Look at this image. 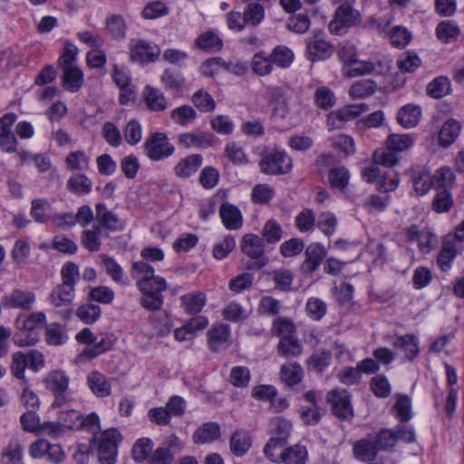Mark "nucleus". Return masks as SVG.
<instances>
[{"mask_svg": "<svg viewBox=\"0 0 464 464\" xmlns=\"http://www.w3.org/2000/svg\"><path fill=\"white\" fill-rule=\"evenodd\" d=\"M267 94L269 103L273 106V116L281 119L287 128L295 127L304 120L305 108L289 100L286 88L271 87Z\"/></svg>", "mask_w": 464, "mask_h": 464, "instance_id": "nucleus-1", "label": "nucleus"}, {"mask_svg": "<svg viewBox=\"0 0 464 464\" xmlns=\"http://www.w3.org/2000/svg\"><path fill=\"white\" fill-rule=\"evenodd\" d=\"M62 284L56 285L49 295L50 303L55 307L71 305L75 294V284L80 274L77 265L72 262L64 264L61 270Z\"/></svg>", "mask_w": 464, "mask_h": 464, "instance_id": "nucleus-2", "label": "nucleus"}, {"mask_svg": "<svg viewBox=\"0 0 464 464\" xmlns=\"http://www.w3.org/2000/svg\"><path fill=\"white\" fill-rule=\"evenodd\" d=\"M44 383L54 398L52 403L53 409L65 407L72 401V393L69 392L70 377L64 371L50 372L45 376Z\"/></svg>", "mask_w": 464, "mask_h": 464, "instance_id": "nucleus-3", "label": "nucleus"}, {"mask_svg": "<svg viewBox=\"0 0 464 464\" xmlns=\"http://www.w3.org/2000/svg\"><path fill=\"white\" fill-rule=\"evenodd\" d=\"M45 314L43 312L31 314L29 316L20 315L15 320L17 333L14 335V343L18 346L33 345L38 341V334L35 330L45 322Z\"/></svg>", "mask_w": 464, "mask_h": 464, "instance_id": "nucleus-4", "label": "nucleus"}, {"mask_svg": "<svg viewBox=\"0 0 464 464\" xmlns=\"http://www.w3.org/2000/svg\"><path fill=\"white\" fill-rule=\"evenodd\" d=\"M241 252L250 258L246 268L248 270H259L266 266L269 261L265 254L264 239L256 234H246L240 241Z\"/></svg>", "mask_w": 464, "mask_h": 464, "instance_id": "nucleus-5", "label": "nucleus"}, {"mask_svg": "<svg viewBox=\"0 0 464 464\" xmlns=\"http://www.w3.org/2000/svg\"><path fill=\"white\" fill-rule=\"evenodd\" d=\"M336 2L341 4L329 23L328 29L334 34H343L348 28L360 22V14L353 8L354 0H336Z\"/></svg>", "mask_w": 464, "mask_h": 464, "instance_id": "nucleus-6", "label": "nucleus"}, {"mask_svg": "<svg viewBox=\"0 0 464 464\" xmlns=\"http://www.w3.org/2000/svg\"><path fill=\"white\" fill-rule=\"evenodd\" d=\"M121 434L116 429H109L93 437L97 444L98 459L102 464H114L117 457L118 443Z\"/></svg>", "mask_w": 464, "mask_h": 464, "instance_id": "nucleus-7", "label": "nucleus"}, {"mask_svg": "<svg viewBox=\"0 0 464 464\" xmlns=\"http://www.w3.org/2000/svg\"><path fill=\"white\" fill-rule=\"evenodd\" d=\"M148 158L154 161L162 160L174 153L175 148L162 132L152 133L143 143Z\"/></svg>", "mask_w": 464, "mask_h": 464, "instance_id": "nucleus-8", "label": "nucleus"}, {"mask_svg": "<svg viewBox=\"0 0 464 464\" xmlns=\"http://www.w3.org/2000/svg\"><path fill=\"white\" fill-rule=\"evenodd\" d=\"M263 173L267 175H283L292 169L291 158L283 150L266 152L259 161Z\"/></svg>", "mask_w": 464, "mask_h": 464, "instance_id": "nucleus-9", "label": "nucleus"}, {"mask_svg": "<svg viewBox=\"0 0 464 464\" xmlns=\"http://www.w3.org/2000/svg\"><path fill=\"white\" fill-rule=\"evenodd\" d=\"M183 448L180 440L174 434L167 437L162 444L152 450L149 464H171L175 454Z\"/></svg>", "mask_w": 464, "mask_h": 464, "instance_id": "nucleus-10", "label": "nucleus"}, {"mask_svg": "<svg viewBox=\"0 0 464 464\" xmlns=\"http://www.w3.org/2000/svg\"><path fill=\"white\" fill-rule=\"evenodd\" d=\"M130 57L133 62L152 63L160 54V49L158 45L143 39H131L129 44Z\"/></svg>", "mask_w": 464, "mask_h": 464, "instance_id": "nucleus-11", "label": "nucleus"}, {"mask_svg": "<svg viewBox=\"0 0 464 464\" xmlns=\"http://www.w3.org/2000/svg\"><path fill=\"white\" fill-rule=\"evenodd\" d=\"M34 303V293L27 289L14 288L2 297V305L5 309L30 311Z\"/></svg>", "mask_w": 464, "mask_h": 464, "instance_id": "nucleus-12", "label": "nucleus"}, {"mask_svg": "<svg viewBox=\"0 0 464 464\" xmlns=\"http://www.w3.org/2000/svg\"><path fill=\"white\" fill-rule=\"evenodd\" d=\"M334 53V46L319 34L306 39V58L311 62L324 61Z\"/></svg>", "mask_w": 464, "mask_h": 464, "instance_id": "nucleus-13", "label": "nucleus"}, {"mask_svg": "<svg viewBox=\"0 0 464 464\" xmlns=\"http://www.w3.org/2000/svg\"><path fill=\"white\" fill-rule=\"evenodd\" d=\"M17 119L14 112H7L0 118V149L13 153L17 148V139L12 131V127Z\"/></svg>", "mask_w": 464, "mask_h": 464, "instance_id": "nucleus-14", "label": "nucleus"}, {"mask_svg": "<svg viewBox=\"0 0 464 464\" xmlns=\"http://www.w3.org/2000/svg\"><path fill=\"white\" fill-rule=\"evenodd\" d=\"M390 68L389 61L385 59H373L369 61L356 62L347 69L345 74L348 77H356L363 74L377 73L382 74Z\"/></svg>", "mask_w": 464, "mask_h": 464, "instance_id": "nucleus-15", "label": "nucleus"}, {"mask_svg": "<svg viewBox=\"0 0 464 464\" xmlns=\"http://www.w3.org/2000/svg\"><path fill=\"white\" fill-rule=\"evenodd\" d=\"M95 217L100 228L115 232L123 230L125 224L112 210L108 209L104 203L95 205Z\"/></svg>", "mask_w": 464, "mask_h": 464, "instance_id": "nucleus-16", "label": "nucleus"}, {"mask_svg": "<svg viewBox=\"0 0 464 464\" xmlns=\"http://www.w3.org/2000/svg\"><path fill=\"white\" fill-rule=\"evenodd\" d=\"M327 401L331 404L333 413L336 417L350 419L353 416L350 396L346 391H331L327 395Z\"/></svg>", "mask_w": 464, "mask_h": 464, "instance_id": "nucleus-17", "label": "nucleus"}, {"mask_svg": "<svg viewBox=\"0 0 464 464\" xmlns=\"http://www.w3.org/2000/svg\"><path fill=\"white\" fill-rule=\"evenodd\" d=\"M208 344L214 353L225 351L228 347L230 327L225 324H216L207 333Z\"/></svg>", "mask_w": 464, "mask_h": 464, "instance_id": "nucleus-18", "label": "nucleus"}, {"mask_svg": "<svg viewBox=\"0 0 464 464\" xmlns=\"http://www.w3.org/2000/svg\"><path fill=\"white\" fill-rule=\"evenodd\" d=\"M305 258L301 265V271L304 274H312L321 265L326 256L324 246L319 243L310 244L304 251Z\"/></svg>", "mask_w": 464, "mask_h": 464, "instance_id": "nucleus-19", "label": "nucleus"}, {"mask_svg": "<svg viewBox=\"0 0 464 464\" xmlns=\"http://www.w3.org/2000/svg\"><path fill=\"white\" fill-rule=\"evenodd\" d=\"M378 446L373 440V434L356 440L353 445V453L356 459L368 462L375 459L378 455Z\"/></svg>", "mask_w": 464, "mask_h": 464, "instance_id": "nucleus-20", "label": "nucleus"}, {"mask_svg": "<svg viewBox=\"0 0 464 464\" xmlns=\"http://www.w3.org/2000/svg\"><path fill=\"white\" fill-rule=\"evenodd\" d=\"M392 345L403 352L405 358L408 361H413L420 353V341L414 334H407L399 335L392 341Z\"/></svg>", "mask_w": 464, "mask_h": 464, "instance_id": "nucleus-21", "label": "nucleus"}, {"mask_svg": "<svg viewBox=\"0 0 464 464\" xmlns=\"http://www.w3.org/2000/svg\"><path fill=\"white\" fill-rule=\"evenodd\" d=\"M87 383L98 398H105L111 394V384L110 379L98 371H92L88 373Z\"/></svg>", "mask_w": 464, "mask_h": 464, "instance_id": "nucleus-22", "label": "nucleus"}, {"mask_svg": "<svg viewBox=\"0 0 464 464\" xmlns=\"http://www.w3.org/2000/svg\"><path fill=\"white\" fill-rule=\"evenodd\" d=\"M130 275L136 280V286L139 290H147L149 281L155 276L154 268L145 260H139L132 264Z\"/></svg>", "mask_w": 464, "mask_h": 464, "instance_id": "nucleus-23", "label": "nucleus"}, {"mask_svg": "<svg viewBox=\"0 0 464 464\" xmlns=\"http://www.w3.org/2000/svg\"><path fill=\"white\" fill-rule=\"evenodd\" d=\"M194 47L205 53H216L222 49L223 41L216 32L208 30L195 39Z\"/></svg>", "mask_w": 464, "mask_h": 464, "instance_id": "nucleus-24", "label": "nucleus"}, {"mask_svg": "<svg viewBox=\"0 0 464 464\" xmlns=\"http://www.w3.org/2000/svg\"><path fill=\"white\" fill-rule=\"evenodd\" d=\"M219 216L224 226L230 230L238 229L243 225L240 210L229 202H224L219 208Z\"/></svg>", "mask_w": 464, "mask_h": 464, "instance_id": "nucleus-25", "label": "nucleus"}, {"mask_svg": "<svg viewBox=\"0 0 464 464\" xmlns=\"http://www.w3.org/2000/svg\"><path fill=\"white\" fill-rule=\"evenodd\" d=\"M143 100L147 108L151 111H163L169 105L164 93L160 90L149 85L144 88Z\"/></svg>", "mask_w": 464, "mask_h": 464, "instance_id": "nucleus-26", "label": "nucleus"}, {"mask_svg": "<svg viewBox=\"0 0 464 464\" xmlns=\"http://www.w3.org/2000/svg\"><path fill=\"white\" fill-rule=\"evenodd\" d=\"M114 338L112 334H102L100 336H96V341L92 346L85 347L82 353V357L92 359L98 355L109 351L114 344Z\"/></svg>", "mask_w": 464, "mask_h": 464, "instance_id": "nucleus-27", "label": "nucleus"}, {"mask_svg": "<svg viewBox=\"0 0 464 464\" xmlns=\"http://www.w3.org/2000/svg\"><path fill=\"white\" fill-rule=\"evenodd\" d=\"M221 436L220 426L217 422H207L200 426L193 434V441L197 444L211 443Z\"/></svg>", "mask_w": 464, "mask_h": 464, "instance_id": "nucleus-28", "label": "nucleus"}, {"mask_svg": "<svg viewBox=\"0 0 464 464\" xmlns=\"http://www.w3.org/2000/svg\"><path fill=\"white\" fill-rule=\"evenodd\" d=\"M203 159L199 154H192L182 159L174 168L176 176L188 179L198 171L202 165Z\"/></svg>", "mask_w": 464, "mask_h": 464, "instance_id": "nucleus-29", "label": "nucleus"}, {"mask_svg": "<svg viewBox=\"0 0 464 464\" xmlns=\"http://www.w3.org/2000/svg\"><path fill=\"white\" fill-rule=\"evenodd\" d=\"M251 443L252 441L249 432L240 429L232 433L229 441V448L234 455L242 457L249 450Z\"/></svg>", "mask_w": 464, "mask_h": 464, "instance_id": "nucleus-30", "label": "nucleus"}, {"mask_svg": "<svg viewBox=\"0 0 464 464\" xmlns=\"http://www.w3.org/2000/svg\"><path fill=\"white\" fill-rule=\"evenodd\" d=\"M83 72L79 67L63 70L62 85L70 92H77L83 84Z\"/></svg>", "mask_w": 464, "mask_h": 464, "instance_id": "nucleus-31", "label": "nucleus"}, {"mask_svg": "<svg viewBox=\"0 0 464 464\" xmlns=\"http://www.w3.org/2000/svg\"><path fill=\"white\" fill-rule=\"evenodd\" d=\"M127 24L121 14H110L105 19V31L110 36L121 41L126 37Z\"/></svg>", "mask_w": 464, "mask_h": 464, "instance_id": "nucleus-32", "label": "nucleus"}, {"mask_svg": "<svg viewBox=\"0 0 464 464\" xmlns=\"http://www.w3.org/2000/svg\"><path fill=\"white\" fill-rule=\"evenodd\" d=\"M280 462L285 464H305L307 450L304 446L295 444L279 452Z\"/></svg>", "mask_w": 464, "mask_h": 464, "instance_id": "nucleus-33", "label": "nucleus"}, {"mask_svg": "<svg viewBox=\"0 0 464 464\" xmlns=\"http://www.w3.org/2000/svg\"><path fill=\"white\" fill-rule=\"evenodd\" d=\"M421 117V110L419 106L407 104L401 108L397 114L398 122L406 129L415 127Z\"/></svg>", "mask_w": 464, "mask_h": 464, "instance_id": "nucleus-34", "label": "nucleus"}, {"mask_svg": "<svg viewBox=\"0 0 464 464\" xmlns=\"http://www.w3.org/2000/svg\"><path fill=\"white\" fill-rule=\"evenodd\" d=\"M461 130L460 123L454 120H448L440 128L439 132L440 144L442 147H449L455 142Z\"/></svg>", "mask_w": 464, "mask_h": 464, "instance_id": "nucleus-35", "label": "nucleus"}, {"mask_svg": "<svg viewBox=\"0 0 464 464\" xmlns=\"http://www.w3.org/2000/svg\"><path fill=\"white\" fill-rule=\"evenodd\" d=\"M457 256L456 244L452 240H446L442 243L437 263L440 270L448 272L451 268V265Z\"/></svg>", "mask_w": 464, "mask_h": 464, "instance_id": "nucleus-36", "label": "nucleus"}, {"mask_svg": "<svg viewBox=\"0 0 464 464\" xmlns=\"http://www.w3.org/2000/svg\"><path fill=\"white\" fill-rule=\"evenodd\" d=\"M66 188L75 195H87L92 191V181L84 174H76L68 179Z\"/></svg>", "mask_w": 464, "mask_h": 464, "instance_id": "nucleus-37", "label": "nucleus"}, {"mask_svg": "<svg viewBox=\"0 0 464 464\" xmlns=\"http://www.w3.org/2000/svg\"><path fill=\"white\" fill-rule=\"evenodd\" d=\"M459 34V26L456 22L451 20L442 21L436 27V35L438 39L444 44L456 40Z\"/></svg>", "mask_w": 464, "mask_h": 464, "instance_id": "nucleus-38", "label": "nucleus"}, {"mask_svg": "<svg viewBox=\"0 0 464 464\" xmlns=\"http://www.w3.org/2000/svg\"><path fill=\"white\" fill-rule=\"evenodd\" d=\"M31 254V246L26 238L17 239L11 250V257L18 267H23Z\"/></svg>", "mask_w": 464, "mask_h": 464, "instance_id": "nucleus-39", "label": "nucleus"}, {"mask_svg": "<svg viewBox=\"0 0 464 464\" xmlns=\"http://www.w3.org/2000/svg\"><path fill=\"white\" fill-rule=\"evenodd\" d=\"M281 379L288 386H294L299 383L304 376L302 367L296 362H288L281 367Z\"/></svg>", "mask_w": 464, "mask_h": 464, "instance_id": "nucleus-40", "label": "nucleus"}, {"mask_svg": "<svg viewBox=\"0 0 464 464\" xmlns=\"http://www.w3.org/2000/svg\"><path fill=\"white\" fill-rule=\"evenodd\" d=\"M90 157L83 150L70 152L65 158V164L72 171L86 170L90 167Z\"/></svg>", "mask_w": 464, "mask_h": 464, "instance_id": "nucleus-41", "label": "nucleus"}, {"mask_svg": "<svg viewBox=\"0 0 464 464\" xmlns=\"http://www.w3.org/2000/svg\"><path fill=\"white\" fill-rule=\"evenodd\" d=\"M179 143L185 148H208L211 140L202 132H188L179 135Z\"/></svg>", "mask_w": 464, "mask_h": 464, "instance_id": "nucleus-42", "label": "nucleus"}, {"mask_svg": "<svg viewBox=\"0 0 464 464\" xmlns=\"http://www.w3.org/2000/svg\"><path fill=\"white\" fill-rule=\"evenodd\" d=\"M102 262L106 273L115 283L122 285H127V277L124 276V272L121 266L116 262L114 258L108 256H103L102 257Z\"/></svg>", "mask_w": 464, "mask_h": 464, "instance_id": "nucleus-43", "label": "nucleus"}, {"mask_svg": "<svg viewBox=\"0 0 464 464\" xmlns=\"http://www.w3.org/2000/svg\"><path fill=\"white\" fill-rule=\"evenodd\" d=\"M171 120L180 126H187L194 122L197 118L196 111L189 105H181L170 112Z\"/></svg>", "mask_w": 464, "mask_h": 464, "instance_id": "nucleus-44", "label": "nucleus"}, {"mask_svg": "<svg viewBox=\"0 0 464 464\" xmlns=\"http://www.w3.org/2000/svg\"><path fill=\"white\" fill-rule=\"evenodd\" d=\"M45 340L51 345H61L68 340L66 329L59 324H50L45 327Z\"/></svg>", "mask_w": 464, "mask_h": 464, "instance_id": "nucleus-45", "label": "nucleus"}, {"mask_svg": "<svg viewBox=\"0 0 464 464\" xmlns=\"http://www.w3.org/2000/svg\"><path fill=\"white\" fill-rule=\"evenodd\" d=\"M273 65L276 64L280 68L289 67L294 61V53L285 45H278L274 48L269 54Z\"/></svg>", "mask_w": 464, "mask_h": 464, "instance_id": "nucleus-46", "label": "nucleus"}, {"mask_svg": "<svg viewBox=\"0 0 464 464\" xmlns=\"http://www.w3.org/2000/svg\"><path fill=\"white\" fill-rule=\"evenodd\" d=\"M393 411L401 422L409 421L412 417L411 398L404 394L397 395Z\"/></svg>", "mask_w": 464, "mask_h": 464, "instance_id": "nucleus-47", "label": "nucleus"}, {"mask_svg": "<svg viewBox=\"0 0 464 464\" xmlns=\"http://www.w3.org/2000/svg\"><path fill=\"white\" fill-rule=\"evenodd\" d=\"M303 347L294 336H283L278 343V352L285 357H295L302 353Z\"/></svg>", "mask_w": 464, "mask_h": 464, "instance_id": "nucleus-48", "label": "nucleus"}, {"mask_svg": "<svg viewBox=\"0 0 464 464\" xmlns=\"http://www.w3.org/2000/svg\"><path fill=\"white\" fill-rule=\"evenodd\" d=\"M251 67L255 73L265 76L272 72L273 63L269 54H266L265 52H259L254 54Z\"/></svg>", "mask_w": 464, "mask_h": 464, "instance_id": "nucleus-49", "label": "nucleus"}, {"mask_svg": "<svg viewBox=\"0 0 464 464\" xmlns=\"http://www.w3.org/2000/svg\"><path fill=\"white\" fill-rule=\"evenodd\" d=\"M101 233L102 230L100 227H94L92 229L83 230L81 237L83 247L90 252L99 251L102 245Z\"/></svg>", "mask_w": 464, "mask_h": 464, "instance_id": "nucleus-50", "label": "nucleus"}, {"mask_svg": "<svg viewBox=\"0 0 464 464\" xmlns=\"http://www.w3.org/2000/svg\"><path fill=\"white\" fill-rule=\"evenodd\" d=\"M4 464H23V446L17 440H12L2 453Z\"/></svg>", "mask_w": 464, "mask_h": 464, "instance_id": "nucleus-51", "label": "nucleus"}, {"mask_svg": "<svg viewBox=\"0 0 464 464\" xmlns=\"http://www.w3.org/2000/svg\"><path fill=\"white\" fill-rule=\"evenodd\" d=\"M414 143V139L410 134H391L386 140V145L389 149L394 150L397 154L404 151Z\"/></svg>", "mask_w": 464, "mask_h": 464, "instance_id": "nucleus-52", "label": "nucleus"}, {"mask_svg": "<svg viewBox=\"0 0 464 464\" xmlns=\"http://www.w3.org/2000/svg\"><path fill=\"white\" fill-rule=\"evenodd\" d=\"M255 276L252 273L245 272L229 280L228 289L236 294H240L252 287Z\"/></svg>", "mask_w": 464, "mask_h": 464, "instance_id": "nucleus-53", "label": "nucleus"}, {"mask_svg": "<svg viewBox=\"0 0 464 464\" xmlns=\"http://www.w3.org/2000/svg\"><path fill=\"white\" fill-rule=\"evenodd\" d=\"M153 442L148 438L139 439L132 447V457L136 462L149 461L152 453Z\"/></svg>", "mask_w": 464, "mask_h": 464, "instance_id": "nucleus-54", "label": "nucleus"}, {"mask_svg": "<svg viewBox=\"0 0 464 464\" xmlns=\"http://www.w3.org/2000/svg\"><path fill=\"white\" fill-rule=\"evenodd\" d=\"M295 224L301 233L313 231L315 226V215L314 211L310 208H304L295 217Z\"/></svg>", "mask_w": 464, "mask_h": 464, "instance_id": "nucleus-55", "label": "nucleus"}, {"mask_svg": "<svg viewBox=\"0 0 464 464\" xmlns=\"http://www.w3.org/2000/svg\"><path fill=\"white\" fill-rule=\"evenodd\" d=\"M376 85L372 81L362 80L354 82L350 90L349 95L353 99H363L375 92Z\"/></svg>", "mask_w": 464, "mask_h": 464, "instance_id": "nucleus-56", "label": "nucleus"}, {"mask_svg": "<svg viewBox=\"0 0 464 464\" xmlns=\"http://www.w3.org/2000/svg\"><path fill=\"white\" fill-rule=\"evenodd\" d=\"M292 427L291 421L281 416L273 418L269 422L271 432L276 435V438H283L285 442L291 433Z\"/></svg>", "mask_w": 464, "mask_h": 464, "instance_id": "nucleus-57", "label": "nucleus"}, {"mask_svg": "<svg viewBox=\"0 0 464 464\" xmlns=\"http://www.w3.org/2000/svg\"><path fill=\"white\" fill-rule=\"evenodd\" d=\"M193 104L202 112L215 110L216 102L212 96L203 89L198 90L191 98Z\"/></svg>", "mask_w": 464, "mask_h": 464, "instance_id": "nucleus-58", "label": "nucleus"}, {"mask_svg": "<svg viewBox=\"0 0 464 464\" xmlns=\"http://www.w3.org/2000/svg\"><path fill=\"white\" fill-rule=\"evenodd\" d=\"M350 179L349 171L344 167H336L328 173V180L334 188L343 190L348 185Z\"/></svg>", "mask_w": 464, "mask_h": 464, "instance_id": "nucleus-59", "label": "nucleus"}, {"mask_svg": "<svg viewBox=\"0 0 464 464\" xmlns=\"http://www.w3.org/2000/svg\"><path fill=\"white\" fill-rule=\"evenodd\" d=\"M142 294L140 298V304L143 308L150 311L160 310L163 304V295L162 293L150 292V288L148 287L147 290H140Z\"/></svg>", "mask_w": 464, "mask_h": 464, "instance_id": "nucleus-60", "label": "nucleus"}, {"mask_svg": "<svg viewBox=\"0 0 464 464\" xmlns=\"http://www.w3.org/2000/svg\"><path fill=\"white\" fill-rule=\"evenodd\" d=\"M261 235L267 244H276L282 238L283 229L278 222L270 219L265 224Z\"/></svg>", "mask_w": 464, "mask_h": 464, "instance_id": "nucleus-61", "label": "nucleus"}, {"mask_svg": "<svg viewBox=\"0 0 464 464\" xmlns=\"http://www.w3.org/2000/svg\"><path fill=\"white\" fill-rule=\"evenodd\" d=\"M314 100L320 109L328 110L332 108L335 103V95L326 86L318 87L314 92Z\"/></svg>", "mask_w": 464, "mask_h": 464, "instance_id": "nucleus-62", "label": "nucleus"}, {"mask_svg": "<svg viewBox=\"0 0 464 464\" xmlns=\"http://www.w3.org/2000/svg\"><path fill=\"white\" fill-rule=\"evenodd\" d=\"M373 160L376 164L391 168L398 163L399 159L397 153L386 145L385 148H381L374 151Z\"/></svg>", "mask_w": 464, "mask_h": 464, "instance_id": "nucleus-63", "label": "nucleus"}, {"mask_svg": "<svg viewBox=\"0 0 464 464\" xmlns=\"http://www.w3.org/2000/svg\"><path fill=\"white\" fill-rule=\"evenodd\" d=\"M305 311L311 319L319 321L326 314L327 305L320 298L311 297L307 300Z\"/></svg>", "mask_w": 464, "mask_h": 464, "instance_id": "nucleus-64", "label": "nucleus"}]
</instances>
